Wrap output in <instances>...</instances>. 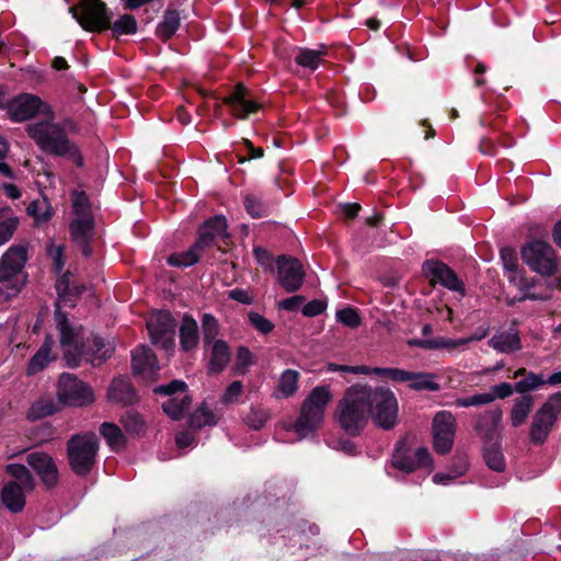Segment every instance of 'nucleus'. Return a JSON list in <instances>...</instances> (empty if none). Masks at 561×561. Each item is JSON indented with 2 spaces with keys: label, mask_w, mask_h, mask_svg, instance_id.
Listing matches in <instances>:
<instances>
[{
  "label": "nucleus",
  "mask_w": 561,
  "mask_h": 561,
  "mask_svg": "<svg viewBox=\"0 0 561 561\" xmlns=\"http://www.w3.org/2000/svg\"><path fill=\"white\" fill-rule=\"evenodd\" d=\"M335 417L352 436L359 434L369 417L377 426L390 430L397 424L398 401L389 388H347L337 403Z\"/></svg>",
  "instance_id": "nucleus-1"
},
{
  "label": "nucleus",
  "mask_w": 561,
  "mask_h": 561,
  "mask_svg": "<svg viewBox=\"0 0 561 561\" xmlns=\"http://www.w3.org/2000/svg\"><path fill=\"white\" fill-rule=\"evenodd\" d=\"M55 322L68 366L78 367L82 362L100 366L112 355L113 346L110 342L100 336H85L82 325L71 322L58 307L55 311Z\"/></svg>",
  "instance_id": "nucleus-2"
},
{
  "label": "nucleus",
  "mask_w": 561,
  "mask_h": 561,
  "mask_svg": "<svg viewBox=\"0 0 561 561\" xmlns=\"http://www.w3.org/2000/svg\"><path fill=\"white\" fill-rule=\"evenodd\" d=\"M46 116L45 119L30 124L26 128L27 135L42 151L67 158L78 167H83L81 152L78 146L69 139L65 126L54 122L51 112Z\"/></svg>",
  "instance_id": "nucleus-3"
},
{
  "label": "nucleus",
  "mask_w": 561,
  "mask_h": 561,
  "mask_svg": "<svg viewBox=\"0 0 561 561\" xmlns=\"http://www.w3.org/2000/svg\"><path fill=\"white\" fill-rule=\"evenodd\" d=\"M69 12L87 31H103L111 28L115 36L135 34L137 22L133 15L124 14L113 24L111 13L101 0H82L79 7H70Z\"/></svg>",
  "instance_id": "nucleus-4"
},
{
  "label": "nucleus",
  "mask_w": 561,
  "mask_h": 561,
  "mask_svg": "<svg viewBox=\"0 0 561 561\" xmlns=\"http://www.w3.org/2000/svg\"><path fill=\"white\" fill-rule=\"evenodd\" d=\"M229 238L227 222L224 216H215L207 220L199 229L195 243L186 251L173 253L168 257L172 266L188 267L198 262L201 254L213 247L217 240L226 241Z\"/></svg>",
  "instance_id": "nucleus-5"
},
{
  "label": "nucleus",
  "mask_w": 561,
  "mask_h": 561,
  "mask_svg": "<svg viewBox=\"0 0 561 561\" xmlns=\"http://www.w3.org/2000/svg\"><path fill=\"white\" fill-rule=\"evenodd\" d=\"M332 398L330 388H312L301 403L299 416L290 427L300 437L317 431L323 423L325 409Z\"/></svg>",
  "instance_id": "nucleus-6"
},
{
  "label": "nucleus",
  "mask_w": 561,
  "mask_h": 561,
  "mask_svg": "<svg viewBox=\"0 0 561 561\" xmlns=\"http://www.w3.org/2000/svg\"><path fill=\"white\" fill-rule=\"evenodd\" d=\"M99 439L92 432L73 435L67 443L68 462L78 476L88 474L94 466Z\"/></svg>",
  "instance_id": "nucleus-7"
},
{
  "label": "nucleus",
  "mask_w": 561,
  "mask_h": 561,
  "mask_svg": "<svg viewBox=\"0 0 561 561\" xmlns=\"http://www.w3.org/2000/svg\"><path fill=\"white\" fill-rule=\"evenodd\" d=\"M26 249L14 245L8 249L0 261V284L5 289V296L16 295L24 284L23 267L26 263Z\"/></svg>",
  "instance_id": "nucleus-8"
},
{
  "label": "nucleus",
  "mask_w": 561,
  "mask_h": 561,
  "mask_svg": "<svg viewBox=\"0 0 561 561\" xmlns=\"http://www.w3.org/2000/svg\"><path fill=\"white\" fill-rule=\"evenodd\" d=\"M72 214L70 234L75 242L90 241L93 234L94 220L91 205L83 191H75L72 194Z\"/></svg>",
  "instance_id": "nucleus-9"
},
{
  "label": "nucleus",
  "mask_w": 561,
  "mask_h": 561,
  "mask_svg": "<svg viewBox=\"0 0 561 561\" xmlns=\"http://www.w3.org/2000/svg\"><path fill=\"white\" fill-rule=\"evenodd\" d=\"M560 414L561 392H557L548 399L533 417L529 435L534 444H542L547 439Z\"/></svg>",
  "instance_id": "nucleus-10"
},
{
  "label": "nucleus",
  "mask_w": 561,
  "mask_h": 561,
  "mask_svg": "<svg viewBox=\"0 0 561 561\" xmlns=\"http://www.w3.org/2000/svg\"><path fill=\"white\" fill-rule=\"evenodd\" d=\"M524 262L536 273L550 276L557 270L556 254L552 247L540 240H535L522 249Z\"/></svg>",
  "instance_id": "nucleus-11"
},
{
  "label": "nucleus",
  "mask_w": 561,
  "mask_h": 561,
  "mask_svg": "<svg viewBox=\"0 0 561 561\" xmlns=\"http://www.w3.org/2000/svg\"><path fill=\"white\" fill-rule=\"evenodd\" d=\"M175 321L167 310L154 311L147 320V328L153 344L160 345L165 352L174 350Z\"/></svg>",
  "instance_id": "nucleus-12"
},
{
  "label": "nucleus",
  "mask_w": 561,
  "mask_h": 561,
  "mask_svg": "<svg viewBox=\"0 0 561 561\" xmlns=\"http://www.w3.org/2000/svg\"><path fill=\"white\" fill-rule=\"evenodd\" d=\"M7 113L12 121L24 122L33 118L36 114L48 115L49 106L38 96L33 94H20L7 102Z\"/></svg>",
  "instance_id": "nucleus-13"
},
{
  "label": "nucleus",
  "mask_w": 561,
  "mask_h": 561,
  "mask_svg": "<svg viewBox=\"0 0 561 561\" xmlns=\"http://www.w3.org/2000/svg\"><path fill=\"white\" fill-rule=\"evenodd\" d=\"M456 432V422L448 411L436 413L433 420L434 448L439 454L450 451Z\"/></svg>",
  "instance_id": "nucleus-14"
},
{
  "label": "nucleus",
  "mask_w": 561,
  "mask_h": 561,
  "mask_svg": "<svg viewBox=\"0 0 561 561\" xmlns=\"http://www.w3.org/2000/svg\"><path fill=\"white\" fill-rule=\"evenodd\" d=\"M159 396L165 397L161 407L172 420H180L192 402L187 388H153Z\"/></svg>",
  "instance_id": "nucleus-15"
},
{
  "label": "nucleus",
  "mask_w": 561,
  "mask_h": 561,
  "mask_svg": "<svg viewBox=\"0 0 561 561\" xmlns=\"http://www.w3.org/2000/svg\"><path fill=\"white\" fill-rule=\"evenodd\" d=\"M403 445V443H400L392 456V466L394 468L404 472H412L417 468L432 467V458L426 448H417L412 453L404 449Z\"/></svg>",
  "instance_id": "nucleus-16"
},
{
  "label": "nucleus",
  "mask_w": 561,
  "mask_h": 561,
  "mask_svg": "<svg viewBox=\"0 0 561 561\" xmlns=\"http://www.w3.org/2000/svg\"><path fill=\"white\" fill-rule=\"evenodd\" d=\"M277 268L279 285L287 293L297 291L301 287L305 273L298 260L280 255L277 259Z\"/></svg>",
  "instance_id": "nucleus-17"
},
{
  "label": "nucleus",
  "mask_w": 561,
  "mask_h": 561,
  "mask_svg": "<svg viewBox=\"0 0 561 561\" xmlns=\"http://www.w3.org/2000/svg\"><path fill=\"white\" fill-rule=\"evenodd\" d=\"M374 375L392 382H411L410 386H439L436 376L427 373L408 371L399 368H374Z\"/></svg>",
  "instance_id": "nucleus-18"
},
{
  "label": "nucleus",
  "mask_w": 561,
  "mask_h": 561,
  "mask_svg": "<svg viewBox=\"0 0 561 561\" xmlns=\"http://www.w3.org/2000/svg\"><path fill=\"white\" fill-rule=\"evenodd\" d=\"M423 272L431 282L438 283L450 290L463 294L462 282L445 263L435 260L426 261L423 264Z\"/></svg>",
  "instance_id": "nucleus-19"
},
{
  "label": "nucleus",
  "mask_w": 561,
  "mask_h": 561,
  "mask_svg": "<svg viewBox=\"0 0 561 561\" xmlns=\"http://www.w3.org/2000/svg\"><path fill=\"white\" fill-rule=\"evenodd\" d=\"M27 465L37 473L43 484L54 488L59 479V473L54 459L46 453L34 451L26 457Z\"/></svg>",
  "instance_id": "nucleus-20"
},
{
  "label": "nucleus",
  "mask_w": 561,
  "mask_h": 561,
  "mask_svg": "<svg viewBox=\"0 0 561 561\" xmlns=\"http://www.w3.org/2000/svg\"><path fill=\"white\" fill-rule=\"evenodd\" d=\"M227 104L237 118L244 119L249 114L257 111L260 104L252 100L250 91L242 84H238L230 95L225 98Z\"/></svg>",
  "instance_id": "nucleus-21"
},
{
  "label": "nucleus",
  "mask_w": 561,
  "mask_h": 561,
  "mask_svg": "<svg viewBox=\"0 0 561 561\" xmlns=\"http://www.w3.org/2000/svg\"><path fill=\"white\" fill-rule=\"evenodd\" d=\"M133 373L144 380H153L156 371L159 369L157 358L148 346H138L131 355Z\"/></svg>",
  "instance_id": "nucleus-22"
},
{
  "label": "nucleus",
  "mask_w": 561,
  "mask_h": 561,
  "mask_svg": "<svg viewBox=\"0 0 561 561\" xmlns=\"http://www.w3.org/2000/svg\"><path fill=\"white\" fill-rule=\"evenodd\" d=\"M57 397L61 409L65 407H85L95 400L92 388H58Z\"/></svg>",
  "instance_id": "nucleus-23"
},
{
  "label": "nucleus",
  "mask_w": 561,
  "mask_h": 561,
  "mask_svg": "<svg viewBox=\"0 0 561 561\" xmlns=\"http://www.w3.org/2000/svg\"><path fill=\"white\" fill-rule=\"evenodd\" d=\"M55 342L53 337L47 336L37 352L28 362L26 373L28 376L36 375L46 368L51 362L57 359V352L53 351Z\"/></svg>",
  "instance_id": "nucleus-24"
},
{
  "label": "nucleus",
  "mask_w": 561,
  "mask_h": 561,
  "mask_svg": "<svg viewBox=\"0 0 561 561\" xmlns=\"http://www.w3.org/2000/svg\"><path fill=\"white\" fill-rule=\"evenodd\" d=\"M27 491L18 482H8L1 490L3 505L12 513L21 512L25 506Z\"/></svg>",
  "instance_id": "nucleus-25"
},
{
  "label": "nucleus",
  "mask_w": 561,
  "mask_h": 561,
  "mask_svg": "<svg viewBox=\"0 0 561 561\" xmlns=\"http://www.w3.org/2000/svg\"><path fill=\"white\" fill-rule=\"evenodd\" d=\"M209 352V370L211 373H221L230 360V350L228 344L220 340L205 344Z\"/></svg>",
  "instance_id": "nucleus-26"
},
{
  "label": "nucleus",
  "mask_w": 561,
  "mask_h": 561,
  "mask_svg": "<svg viewBox=\"0 0 561 561\" xmlns=\"http://www.w3.org/2000/svg\"><path fill=\"white\" fill-rule=\"evenodd\" d=\"M199 340L197 322L191 317L185 314L180 325V344L181 348L185 352L194 350Z\"/></svg>",
  "instance_id": "nucleus-27"
},
{
  "label": "nucleus",
  "mask_w": 561,
  "mask_h": 561,
  "mask_svg": "<svg viewBox=\"0 0 561 561\" xmlns=\"http://www.w3.org/2000/svg\"><path fill=\"white\" fill-rule=\"evenodd\" d=\"M513 393V388H494L493 391L486 393H478L468 398H459L456 400V403L459 407H478L483 404H489L493 402L496 398L505 399Z\"/></svg>",
  "instance_id": "nucleus-28"
},
{
  "label": "nucleus",
  "mask_w": 561,
  "mask_h": 561,
  "mask_svg": "<svg viewBox=\"0 0 561 561\" xmlns=\"http://www.w3.org/2000/svg\"><path fill=\"white\" fill-rule=\"evenodd\" d=\"M517 389L522 390V391H520V396L515 400V404L512 409L511 420H512L513 426L522 425L526 421V419L534 405L533 396L528 391H526V390H529L530 388H517Z\"/></svg>",
  "instance_id": "nucleus-29"
},
{
  "label": "nucleus",
  "mask_w": 561,
  "mask_h": 561,
  "mask_svg": "<svg viewBox=\"0 0 561 561\" xmlns=\"http://www.w3.org/2000/svg\"><path fill=\"white\" fill-rule=\"evenodd\" d=\"M61 410L59 400H55L51 397L45 396L36 400L27 412L30 420H39Z\"/></svg>",
  "instance_id": "nucleus-30"
},
{
  "label": "nucleus",
  "mask_w": 561,
  "mask_h": 561,
  "mask_svg": "<svg viewBox=\"0 0 561 561\" xmlns=\"http://www.w3.org/2000/svg\"><path fill=\"white\" fill-rule=\"evenodd\" d=\"M99 431L112 450L119 451L126 446V437L118 425L104 422L100 425Z\"/></svg>",
  "instance_id": "nucleus-31"
},
{
  "label": "nucleus",
  "mask_w": 561,
  "mask_h": 561,
  "mask_svg": "<svg viewBox=\"0 0 561 561\" xmlns=\"http://www.w3.org/2000/svg\"><path fill=\"white\" fill-rule=\"evenodd\" d=\"M218 420L219 416L214 413L211 407L207 402H203L190 416L188 423L191 427L201 428L215 425Z\"/></svg>",
  "instance_id": "nucleus-32"
},
{
  "label": "nucleus",
  "mask_w": 561,
  "mask_h": 561,
  "mask_svg": "<svg viewBox=\"0 0 561 561\" xmlns=\"http://www.w3.org/2000/svg\"><path fill=\"white\" fill-rule=\"evenodd\" d=\"M180 14L176 10L168 9L162 21L157 26V34L164 41L170 39L180 26Z\"/></svg>",
  "instance_id": "nucleus-33"
},
{
  "label": "nucleus",
  "mask_w": 561,
  "mask_h": 561,
  "mask_svg": "<svg viewBox=\"0 0 561 561\" xmlns=\"http://www.w3.org/2000/svg\"><path fill=\"white\" fill-rule=\"evenodd\" d=\"M489 343L494 350L503 353H511L520 348V341L515 332L495 334Z\"/></svg>",
  "instance_id": "nucleus-34"
},
{
  "label": "nucleus",
  "mask_w": 561,
  "mask_h": 561,
  "mask_svg": "<svg viewBox=\"0 0 561 561\" xmlns=\"http://www.w3.org/2000/svg\"><path fill=\"white\" fill-rule=\"evenodd\" d=\"M501 420L500 411H489L481 415L474 425V430L484 438L492 439L494 428Z\"/></svg>",
  "instance_id": "nucleus-35"
},
{
  "label": "nucleus",
  "mask_w": 561,
  "mask_h": 561,
  "mask_svg": "<svg viewBox=\"0 0 561 561\" xmlns=\"http://www.w3.org/2000/svg\"><path fill=\"white\" fill-rule=\"evenodd\" d=\"M107 400L122 407L133 405L139 401L136 388H108Z\"/></svg>",
  "instance_id": "nucleus-36"
},
{
  "label": "nucleus",
  "mask_w": 561,
  "mask_h": 561,
  "mask_svg": "<svg viewBox=\"0 0 561 561\" xmlns=\"http://www.w3.org/2000/svg\"><path fill=\"white\" fill-rule=\"evenodd\" d=\"M323 51L309 49V48H298L297 54L295 56V61L297 65L308 68L310 70H316L320 62L322 61Z\"/></svg>",
  "instance_id": "nucleus-37"
},
{
  "label": "nucleus",
  "mask_w": 561,
  "mask_h": 561,
  "mask_svg": "<svg viewBox=\"0 0 561 561\" xmlns=\"http://www.w3.org/2000/svg\"><path fill=\"white\" fill-rule=\"evenodd\" d=\"M469 340H451L446 337H435L431 340H414L411 341V345H416L426 350H437V348H455L457 346L463 345Z\"/></svg>",
  "instance_id": "nucleus-38"
},
{
  "label": "nucleus",
  "mask_w": 561,
  "mask_h": 561,
  "mask_svg": "<svg viewBox=\"0 0 561 561\" xmlns=\"http://www.w3.org/2000/svg\"><path fill=\"white\" fill-rule=\"evenodd\" d=\"M7 472L14 478L12 482H18L26 491H32L35 486V481L30 470L19 463H11L7 467Z\"/></svg>",
  "instance_id": "nucleus-39"
},
{
  "label": "nucleus",
  "mask_w": 561,
  "mask_h": 561,
  "mask_svg": "<svg viewBox=\"0 0 561 561\" xmlns=\"http://www.w3.org/2000/svg\"><path fill=\"white\" fill-rule=\"evenodd\" d=\"M483 458L486 466L497 472H502L505 470V460L503 453L500 447L496 445L486 446L484 448Z\"/></svg>",
  "instance_id": "nucleus-40"
},
{
  "label": "nucleus",
  "mask_w": 561,
  "mask_h": 561,
  "mask_svg": "<svg viewBox=\"0 0 561 561\" xmlns=\"http://www.w3.org/2000/svg\"><path fill=\"white\" fill-rule=\"evenodd\" d=\"M546 383H561V371L553 373L548 377H545L543 374L529 373L526 378L517 381L514 386H545Z\"/></svg>",
  "instance_id": "nucleus-41"
},
{
  "label": "nucleus",
  "mask_w": 561,
  "mask_h": 561,
  "mask_svg": "<svg viewBox=\"0 0 561 561\" xmlns=\"http://www.w3.org/2000/svg\"><path fill=\"white\" fill-rule=\"evenodd\" d=\"M254 363L255 357L250 350L245 346H240L237 350L233 371L236 375H244Z\"/></svg>",
  "instance_id": "nucleus-42"
},
{
  "label": "nucleus",
  "mask_w": 561,
  "mask_h": 561,
  "mask_svg": "<svg viewBox=\"0 0 561 561\" xmlns=\"http://www.w3.org/2000/svg\"><path fill=\"white\" fill-rule=\"evenodd\" d=\"M243 204L248 214L253 218H261L267 216L268 207L257 195L247 194L244 196Z\"/></svg>",
  "instance_id": "nucleus-43"
},
{
  "label": "nucleus",
  "mask_w": 561,
  "mask_h": 561,
  "mask_svg": "<svg viewBox=\"0 0 561 561\" xmlns=\"http://www.w3.org/2000/svg\"><path fill=\"white\" fill-rule=\"evenodd\" d=\"M125 431L131 435H139L145 430V423L140 415L135 412H127L121 417Z\"/></svg>",
  "instance_id": "nucleus-44"
},
{
  "label": "nucleus",
  "mask_w": 561,
  "mask_h": 561,
  "mask_svg": "<svg viewBox=\"0 0 561 561\" xmlns=\"http://www.w3.org/2000/svg\"><path fill=\"white\" fill-rule=\"evenodd\" d=\"M202 325H203V339H204L205 344L220 341L219 339H217L219 328H218V322L215 319V317H213L209 313H205L203 316Z\"/></svg>",
  "instance_id": "nucleus-45"
},
{
  "label": "nucleus",
  "mask_w": 561,
  "mask_h": 561,
  "mask_svg": "<svg viewBox=\"0 0 561 561\" xmlns=\"http://www.w3.org/2000/svg\"><path fill=\"white\" fill-rule=\"evenodd\" d=\"M336 320L347 328L355 329L360 324V317L355 308L347 307L335 313Z\"/></svg>",
  "instance_id": "nucleus-46"
},
{
  "label": "nucleus",
  "mask_w": 561,
  "mask_h": 561,
  "mask_svg": "<svg viewBox=\"0 0 561 561\" xmlns=\"http://www.w3.org/2000/svg\"><path fill=\"white\" fill-rule=\"evenodd\" d=\"M519 288L522 291H525L524 294H522L519 297H516L515 300L516 301H524V300H548L550 299V293L548 290L546 291H540V293H537V291H531L530 288L534 286L533 283H528L524 279H520L519 282Z\"/></svg>",
  "instance_id": "nucleus-47"
},
{
  "label": "nucleus",
  "mask_w": 561,
  "mask_h": 561,
  "mask_svg": "<svg viewBox=\"0 0 561 561\" xmlns=\"http://www.w3.org/2000/svg\"><path fill=\"white\" fill-rule=\"evenodd\" d=\"M5 210H0V215H2ZM18 227L16 218H7L0 221V245L4 244L7 241L11 239L15 229Z\"/></svg>",
  "instance_id": "nucleus-48"
},
{
  "label": "nucleus",
  "mask_w": 561,
  "mask_h": 561,
  "mask_svg": "<svg viewBox=\"0 0 561 561\" xmlns=\"http://www.w3.org/2000/svg\"><path fill=\"white\" fill-rule=\"evenodd\" d=\"M249 320L250 323L261 333L267 334L274 329L273 323L260 313H250Z\"/></svg>",
  "instance_id": "nucleus-49"
},
{
  "label": "nucleus",
  "mask_w": 561,
  "mask_h": 561,
  "mask_svg": "<svg viewBox=\"0 0 561 561\" xmlns=\"http://www.w3.org/2000/svg\"><path fill=\"white\" fill-rule=\"evenodd\" d=\"M501 260L503 266L508 272H515L517 268V257L513 249L503 248L501 250Z\"/></svg>",
  "instance_id": "nucleus-50"
},
{
  "label": "nucleus",
  "mask_w": 561,
  "mask_h": 561,
  "mask_svg": "<svg viewBox=\"0 0 561 561\" xmlns=\"http://www.w3.org/2000/svg\"><path fill=\"white\" fill-rule=\"evenodd\" d=\"M327 309V302L320 299L309 301L302 308V313L306 317H316L321 314Z\"/></svg>",
  "instance_id": "nucleus-51"
},
{
  "label": "nucleus",
  "mask_w": 561,
  "mask_h": 561,
  "mask_svg": "<svg viewBox=\"0 0 561 561\" xmlns=\"http://www.w3.org/2000/svg\"><path fill=\"white\" fill-rule=\"evenodd\" d=\"M329 368L332 371H343V373L363 374V375L374 374V368H370L368 366H345V365L331 364L329 366Z\"/></svg>",
  "instance_id": "nucleus-52"
},
{
  "label": "nucleus",
  "mask_w": 561,
  "mask_h": 561,
  "mask_svg": "<svg viewBox=\"0 0 561 561\" xmlns=\"http://www.w3.org/2000/svg\"><path fill=\"white\" fill-rule=\"evenodd\" d=\"M267 421V413L264 411H251V413L247 416V424L254 428L260 430L264 426Z\"/></svg>",
  "instance_id": "nucleus-53"
},
{
  "label": "nucleus",
  "mask_w": 561,
  "mask_h": 561,
  "mask_svg": "<svg viewBox=\"0 0 561 561\" xmlns=\"http://www.w3.org/2000/svg\"><path fill=\"white\" fill-rule=\"evenodd\" d=\"M49 254L54 261V267L57 273H60L65 266L64 260V247L62 245H50Z\"/></svg>",
  "instance_id": "nucleus-54"
},
{
  "label": "nucleus",
  "mask_w": 561,
  "mask_h": 561,
  "mask_svg": "<svg viewBox=\"0 0 561 561\" xmlns=\"http://www.w3.org/2000/svg\"><path fill=\"white\" fill-rule=\"evenodd\" d=\"M8 150V142L4 140V138L0 137V173L7 178H12V171L10 167L5 162H3V159L5 158Z\"/></svg>",
  "instance_id": "nucleus-55"
},
{
  "label": "nucleus",
  "mask_w": 561,
  "mask_h": 561,
  "mask_svg": "<svg viewBox=\"0 0 561 561\" xmlns=\"http://www.w3.org/2000/svg\"><path fill=\"white\" fill-rule=\"evenodd\" d=\"M304 301H305V297L300 296V295H297V296H293V297H289V298H286V299L282 300L278 304V307L284 309V310L295 311L296 309H298V307Z\"/></svg>",
  "instance_id": "nucleus-56"
},
{
  "label": "nucleus",
  "mask_w": 561,
  "mask_h": 561,
  "mask_svg": "<svg viewBox=\"0 0 561 561\" xmlns=\"http://www.w3.org/2000/svg\"><path fill=\"white\" fill-rule=\"evenodd\" d=\"M253 252H254V256L260 265L264 266L265 268L272 267L273 257L266 250L261 249V248H255L253 250Z\"/></svg>",
  "instance_id": "nucleus-57"
},
{
  "label": "nucleus",
  "mask_w": 561,
  "mask_h": 561,
  "mask_svg": "<svg viewBox=\"0 0 561 561\" xmlns=\"http://www.w3.org/2000/svg\"><path fill=\"white\" fill-rule=\"evenodd\" d=\"M298 377L299 373L297 370L287 369L282 374L278 386H296Z\"/></svg>",
  "instance_id": "nucleus-58"
},
{
  "label": "nucleus",
  "mask_w": 561,
  "mask_h": 561,
  "mask_svg": "<svg viewBox=\"0 0 561 561\" xmlns=\"http://www.w3.org/2000/svg\"><path fill=\"white\" fill-rule=\"evenodd\" d=\"M41 203L38 202H32L28 206H27V213L30 215H32L33 217H35L36 220H47L50 216V214L48 211H44L42 213L41 210Z\"/></svg>",
  "instance_id": "nucleus-59"
},
{
  "label": "nucleus",
  "mask_w": 561,
  "mask_h": 561,
  "mask_svg": "<svg viewBox=\"0 0 561 561\" xmlns=\"http://www.w3.org/2000/svg\"><path fill=\"white\" fill-rule=\"evenodd\" d=\"M60 387L64 386H87L83 381H79L77 376L69 373H64L60 375L58 385Z\"/></svg>",
  "instance_id": "nucleus-60"
},
{
  "label": "nucleus",
  "mask_w": 561,
  "mask_h": 561,
  "mask_svg": "<svg viewBox=\"0 0 561 561\" xmlns=\"http://www.w3.org/2000/svg\"><path fill=\"white\" fill-rule=\"evenodd\" d=\"M241 390L242 388H227L222 401L226 404L238 402L241 398Z\"/></svg>",
  "instance_id": "nucleus-61"
},
{
  "label": "nucleus",
  "mask_w": 561,
  "mask_h": 561,
  "mask_svg": "<svg viewBox=\"0 0 561 561\" xmlns=\"http://www.w3.org/2000/svg\"><path fill=\"white\" fill-rule=\"evenodd\" d=\"M229 297L231 299L236 300V301H239V302H242V304H245V305H249L252 301V299L249 296V294L245 290L239 289V288L230 290L229 291Z\"/></svg>",
  "instance_id": "nucleus-62"
},
{
  "label": "nucleus",
  "mask_w": 561,
  "mask_h": 561,
  "mask_svg": "<svg viewBox=\"0 0 561 561\" xmlns=\"http://www.w3.org/2000/svg\"><path fill=\"white\" fill-rule=\"evenodd\" d=\"M194 435L190 432H182L176 435L175 443L179 448H185L193 444Z\"/></svg>",
  "instance_id": "nucleus-63"
},
{
  "label": "nucleus",
  "mask_w": 561,
  "mask_h": 561,
  "mask_svg": "<svg viewBox=\"0 0 561 561\" xmlns=\"http://www.w3.org/2000/svg\"><path fill=\"white\" fill-rule=\"evenodd\" d=\"M297 388H275L271 397L275 400H283L291 398Z\"/></svg>",
  "instance_id": "nucleus-64"
}]
</instances>
